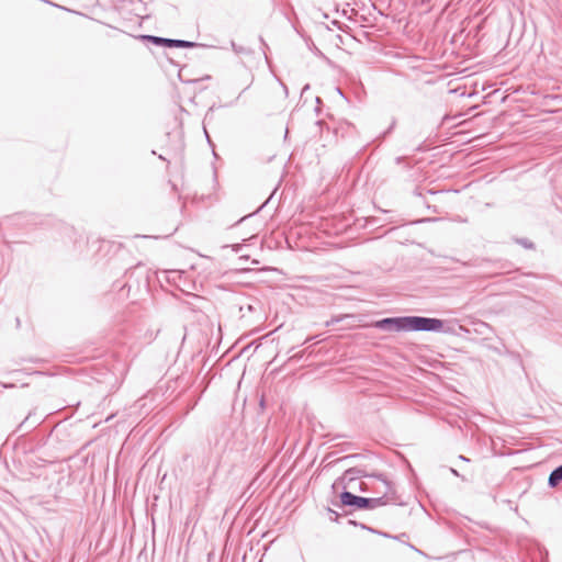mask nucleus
Here are the masks:
<instances>
[{"mask_svg": "<svg viewBox=\"0 0 562 562\" xmlns=\"http://www.w3.org/2000/svg\"><path fill=\"white\" fill-rule=\"evenodd\" d=\"M383 331H443V321L424 316L385 317L371 324Z\"/></svg>", "mask_w": 562, "mask_h": 562, "instance_id": "f257e3e1", "label": "nucleus"}, {"mask_svg": "<svg viewBox=\"0 0 562 562\" xmlns=\"http://www.w3.org/2000/svg\"><path fill=\"white\" fill-rule=\"evenodd\" d=\"M384 492L383 496L362 497L344 490L339 495V502L333 503L336 507H351L355 509H375L386 505L391 501L396 499V492L393 484L389 480H382Z\"/></svg>", "mask_w": 562, "mask_h": 562, "instance_id": "f03ea898", "label": "nucleus"}, {"mask_svg": "<svg viewBox=\"0 0 562 562\" xmlns=\"http://www.w3.org/2000/svg\"><path fill=\"white\" fill-rule=\"evenodd\" d=\"M361 477H367L369 480L371 479H381L386 480L382 474H367L364 470L360 468H350L344 472V474L338 477L331 485V488L334 491L338 488L344 490H356L357 481Z\"/></svg>", "mask_w": 562, "mask_h": 562, "instance_id": "7ed1b4c3", "label": "nucleus"}, {"mask_svg": "<svg viewBox=\"0 0 562 562\" xmlns=\"http://www.w3.org/2000/svg\"><path fill=\"white\" fill-rule=\"evenodd\" d=\"M144 44L149 48V45H154L157 47H168V48H192L200 47L201 44L191 41H183L179 38L172 37H139Z\"/></svg>", "mask_w": 562, "mask_h": 562, "instance_id": "20e7f679", "label": "nucleus"}, {"mask_svg": "<svg viewBox=\"0 0 562 562\" xmlns=\"http://www.w3.org/2000/svg\"><path fill=\"white\" fill-rule=\"evenodd\" d=\"M562 482V464L557 467L549 475L548 484L550 487H557Z\"/></svg>", "mask_w": 562, "mask_h": 562, "instance_id": "39448f33", "label": "nucleus"}, {"mask_svg": "<svg viewBox=\"0 0 562 562\" xmlns=\"http://www.w3.org/2000/svg\"><path fill=\"white\" fill-rule=\"evenodd\" d=\"M357 486L360 492H371L372 490L368 481H360L357 483Z\"/></svg>", "mask_w": 562, "mask_h": 562, "instance_id": "423d86ee", "label": "nucleus"}, {"mask_svg": "<svg viewBox=\"0 0 562 562\" xmlns=\"http://www.w3.org/2000/svg\"><path fill=\"white\" fill-rule=\"evenodd\" d=\"M517 243L519 245H521L522 247H525L526 249H533L535 248V245L532 241H530L529 239L527 238H520V239H517Z\"/></svg>", "mask_w": 562, "mask_h": 562, "instance_id": "0eeeda50", "label": "nucleus"}, {"mask_svg": "<svg viewBox=\"0 0 562 562\" xmlns=\"http://www.w3.org/2000/svg\"><path fill=\"white\" fill-rule=\"evenodd\" d=\"M349 524H350V525H353V526H359L360 528H362V529H364V530H368V531H370V532H372V533L378 532V530H376V529H373V528H371V527H369V526H367V525H364V524H360V522H357V521H355V520H349Z\"/></svg>", "mask_w": 562, "mask_h": 562, "instance_id": "6e6552de", "label": "nucleus"}, {"mask_svg": "<svg viewBox=\"0 0 562 562\" xmlns=\"http://www.w3.org/2000/svg\"><path fill=\"white\" fill-rule=\"evenodd\" d=\"M344 317H347V315L331 317L329 321H327L325 323V326L326 327L333 326V325L339 323Z\"/></svg>", "mask_w": 562, "mask_h": 562, "instance_id": "1a4fd4ad", "label": "nucleus"}, {"mask_svg": "<svg viewBox=\"0 0 562 562\" xmlns=\"http://www.w3.org/2000/svg\"><path fill=\"white\" fill-rule=\"evenodd\" d=\"M370 481H373V482H374V481H380V482H381V484H380V486H379V487H376V488H372L371 491H372V492H374V493L381 494V496H383L384 486H383V482H382V480H381V479H371Z\"/></svg>", "mask_w": 562, "mask_h": 562, "instance_id": "9d476101", "label": "nucleus"}, {"mask_svg": "<svg viewBox=\"0 0 562 562\" xmlns=\"http://www.w3.org/2000/svg\"><path fill=\"white\" fill-rule=\"evenodd\" d=\"M305 38V44L308 48L312 49V46L314 48V50L316 52V54L318 55H322V53L318 50V48L314 45V43L312 42V37H304Z\"/></svg>", "mask_w": 562, "mask_h": 562, "instance_id": "9b49d317", "label": "nucleus"}, {"mask_svg": "<svg viewBox=\"0 0 562 562\" xmlns=\"http://www.w3.org/2000/svg\"><path fill=\"white\" fill-rule=\"evenodd\" d=\"M245 310H246L247 312H250V313H251V312H255V311H256V306H255V305H252V304H247L246 306H243V305H241V306L239 307V311H240L241 313H243Z\"/></svg>", "mask_w": 562, "mask_h": 562, "instance_id": "f8f14e48", "label": "nucleus"}, {"mask_svg": "<svg viewBox=\"0 0 562 562\" xmlns=\"http://www.w3.org/2000/svg\"><path fill=\"white\" fill-rule=\"evenodd\" d=\"M327 510H328V513H329L330 515H333V516H334V517H331V516H330V519H331V520H334V521H337V520H338V517H339V514H338L336 510L331 509V508H327Z\"/></svg>", "mask_w": 562, "mask_h": 562, "instance_id": "ddd939ff", "label": "nucleus"}, {"mask_svg": "<svg viewBox=\"0 0 562 562\" xmlns=\"http://www.w3.org/2000/svg\"><path fill=\"white\" fill-rule=\"evenodd\" d=\"M376 533H378V535H381V536H383V537H385V538H394V539H396V537H392L391 535H389V533H386V532H383V531H379V530H378V532H376Z\"/></svg>", "mask_w": 562, "mask_h": 562, "instance_id": "4468645a", "label": "nucleus"}, {"mask_svg": "<svg viewBox=\"0 0 562 562\" xmlns=\"http://www.w3.org/2000/svg\"><path fill=\"white\" fill-rule=\"evenodd\" d=\"M357 457H358L357 454L346 456V457L339 459V461H346L348 459H352V458H357Z\"/></svg>", "mask_w": 562, "mask_h": 562, "instance_id": "2eb2a0df", "label": "nucleus"}, {"mask_svg": "<svg viewBox=\"0 0 562 562\" xmlns=\"http://www.w3.org/2000/svg\"><path fill=\"white\" fill-rule=\"evenodd\" d=\"M32 416V413H29V415L25 417V419L20 424V427H22Z\"/></svg>", "mask_w": 562, "mask_h": 562, "instance_id": "dca6fc26", "label": "nucleus"}, {"mask_svg": "<svg viewBox=\"0 0 562 562\" xmlns=\"http://www.w3.org/2000/svg\"><path fill=\"white\" fill-rule=\"evenodd\" d=\"M450 471H451V473H452L453 475H456V476H459V475H460V474H459V472H458L456 469H453V468H451V469H450Z\"/></svg>", "mask_w": 562, "mask_h": 562, "instance_id": "f3484780", "label": "nucleus"}, {"mask_svg": "<svg viewBox=\"0 0 562 562\" xmlns=\"http://www.w3.org/2000/svg\"><path fill=\"white\" fill-rule=\"evenodd\" d=\"M459 459H460V460H462V461H467V462H469V461H470V460H469L467 457H464V456H459Z\"/></svg>", "mask_w": 562, "mask_h": 562, "instance_id": "a211bd4d", "label": "nucleus"}, {"mask_svg": "<svg viewBox=\"0 0 562 562\" xmlns=\"http://www.w3.org/2000/svg\"><path fill=\"white\" fill-rule=\"evenodd\" d=\"M231 43H232V46L234 47V49H235L236 52H238V50H237V48H236V46H235V43H234V42H231Z\"/></svg>", "mask_w": 562, "mask_h": 562, "instance_id": "6ab92c4d", "label": "nucleus"}, {"mask_svg": "<svg viewBox=\"0 0 562 562\" xmlns=\"http://www.w3.org/2000/svg\"><path fill=\"white\" fill-rule=\"evenodd\" d=\"M246 217L247 216L240 217V220L237 222V224L240 223L241 221H244Z\"/></svg>", "mask_w": 562, "mask_h": 562, "instance_id": "aec40b11", "label": "nucleus"}, {"mask_svg": "<svg viewBox=\"0 0 562 562\" xmlns=\"http://www.w3.org/2000/svg\"><path fill=\"white\" fill-rule=\"evenodd\" d=\"M159 159L166 160V158L162 155H159Z\"/></svg>", "mask_w": 562, "mask_h": 562, "instance_id": "412c9836", "label": "nucleus"}]
</instances>
